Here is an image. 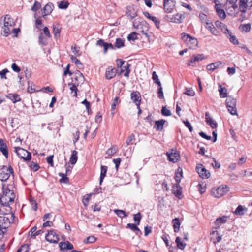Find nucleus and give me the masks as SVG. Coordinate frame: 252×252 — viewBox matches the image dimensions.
Returning <instances> with one entry per match:
<instances>
[{"label":"nucleus","instance_id":"obj_37","mask_svg":"<svg viewBox=\"0 0 252 252\" xmlns=\"http://www.w3.org/2000/svg\"><path fill=\"white\" fill-rule=\"evenodd\" d=\"M227 38H229V41L232 44L235 45H237L239 43L238 40L236 38V37L232 34V33L230 31L226 34H225Z\"/></svg>","mask_w":252,"mask_h":252},{"label":"nucleus","instance_id":"obj_3","mask_svg":"<svg viewBox=\"0 0 252 252\" xmlns=\"http://www.w3.org/2000/svg\"><path fill=\"white\" fill-rule=\"evenodd\" d=\"M0 213L3 216H0V229H5L8 225L13 222L14 215L13 214L5 211V207L1 206L0 208Z\"/></svg>","mask_w":252,"mask_h":252},{"label":"nucleus","instance_id":"obj_38","mask_svg":"<svg viewBox=\"0 0 252 252\" xmlns=\"http://www.w3.org/2000/svg\"><path fill=\"white\" fill-rule=\"evenodd\" d=\"M173 227L175 232L179 231L180 227V222L178 218H175L172 220Z\"/></svg>","mask_w":252,"mask_h":252},{"label":"nucleus","instance_id":"obj_35","mask_svg":"<svg viewBox=\"0 0 252 252\" xmlns=\"http://www.w3.org/2000/svg\"><path fill=\"white\" fill-rule=\"evenodd\" d=\"M183 177V171L182 169L180 167H179L175 174V180L177 182L176 184H179L182 178Z\"/></svg>","mask_w":252,"mask_h":252},{"label":"nucleus","instance_id":"obj_39","mask_svg":"<svg viewBox=\"0 0 252 252\" xmlns=\"http://www.w3.org/2000/svg\"><path fill=\"white\" fill-rule=\"evenodd\" d=\"M164 9L165 12L167 13H171L173 12L174 8V5L173 2L168 3L163 5Z\"/></svg>","mask_w":252,"mask_h":252},{"label":"nucleus","instance_id":"obj_56","mask_svg":"<svg viewBox=\"0 0 252 252\" xmlns=\"http://www.w3.org/2000/svg\"><path fill=\"white\" fill-rule=\"evenodd\" d=\"M59 175L61 177V179L60 180L61 183H67L68 181V178L63 173H60Z\"/></svg>","mask_w":252,"mask_h":252},{"label":"nucleus","instance_id":"obj_63","mask_svg":"<svg viewBox=\"0 0 252 252\" xmlns=\"http://www.w3.org/2000/svg\"><path fill=\"white\" fill-rule=\"evenodd\" d=\"M9 71L7 69H4L2 71H0V76L1 79H6L7 77L6 76V74L8 73Z\"/></svg>","mask_w":252,"mask_h":252},{"label":"nucleus","instance_id":"obj_59","mask_svg":"<svg viewBox=\"0 0 252 252\" xmlns=\"http://www.w3.org/2000/svg\"><path fill=\"white\" fill-rule=\"evenodd\" d=\"M152 78L154 82L157 83L159 86H161V83L159 81L158 75L156 74V72L153 73Z\"/></svg>","mask_w":252,"mask_h":252},{"label":"nucleus","instance_id":"obj_8","mask_svg":"<svg viewBox=\"0 0 252 252\" xmlns=\"http://www.w3.org/2000/svg\"><path fill=\"white\" fill-rule=\"evenodd\" d=\"M213 2L215 3V9L218 16L221 19H224L226 18L225 12L223 9L224 5L220 0H213Z\"/></svg>","mask_w":252,"mask_h":252},{"label":"nucleus","instance_id":"obj_29","mask_svg":"<svg viewBox=\"0 0 252 252\" xmlns=\"http://www.w3.org/2000/svg\"><path fill=\"white\" fill-rule=\"evenodd\" d=\"M211 239L213 241L214 243L216 244L221 240V237L219 235L218 231L215 230L211 233Z\"/></svg>","mask_w":252,"mask_h":252},{"label":"nucleus","instance_id":"obj_47","mask_svg":"<svg viewBox=\"0 0 252 252\" xmlns=\"http://www.w3.org/2000/svg\"><path fill=\"white\" fill-rule=\"evenodd\" d=\"M96 241V238L94 236H90L83 240L84 243L90 244L94 243Z\"/></svg>","mask_w":252,"mask_h":252},{"label":"nucleus","instance_id":"obj_9","mask_svg":"<svg viewBox=\"0 0 252 252\" xmlns=\"http://www.w3.org/2000/svg\"><path fill=\"white\" fill-rule=\"evenodd\" d=\"M226 104L230 113L232 115H237L236 99L232 97H228L226 100Z\"/></svg>","mask_w":252,"mask_h":252},{"label":"nucleus","instance_id":"obj_24","mask_svg":"<svg viewBox=\"0 0 252 252\" xmlns=\"http://www.w3.org/2000/svg\"><path fill=\"white\" fill-rule=\"evenodd\" d=\"M172 191L174 194L178 198L181 199L182 198V188L179 184H176L173 186Z\"/></svg>","mask_w":252,"mask_h":252},{"label":"nucleus","instance_id":"obj_40","mask_svg":"<svg viewBox=\"0 0 252 252\" xmlns=\"http://www.w3.org/2000/svg\"><path fill=\"white\" fill-rule=\"evenodd\" d=\"M247 211V208L244 206L239 205L235 211V214L237 215H242Z\"/></svg>","mask_w":252,"mask_h":252},{"label":"nucleus","instance_id":"obj_1","mask_svg":"<svg viewBox=\"0 0 252 252\" xmlns=\"http://www.w3.org/2000/svg\"><path fill=\"white\" fill-rule=\"evenodd\" d=\"M14 189L12 184L3 185V192L0 197V202L7 212H11L10 205L13 203L15 198Z\"/></svg>","mask_w":252,"mask_h":252},{"label":"nucleus","instance_id":"obj_30","mask_svg":"<svg viewBox=\"0 0 252 252\" xmlns=\"http://www.w3.org/2000/svg\"><path fill=\"white\" fill-rule=\"evenodd\" d=\"M6 97L8 99H10L14 103H15L17 102H19L21 101V98H20V96L16 94H12V93L8 94L6 95Z\"/></svg>","mask_w":252,"mask_h":252},{"label":"nucleus","instance_id":"obj_48","mask_svg":"<svg viewBox=\"0 0 252 252\" xmlns=\"http://www.w3.org/2000/svg\"><path fill=\"white\" fill-rule=\"evenodd\" d=\"M176 243L179 249L183 250L185 248L186 244L181 241V239L178 237L176 239Z\"/></svg>","mask_w":252,"mask_h":252},{"label":"nucleus","instance_id":"obj_41","mask_svg":"<svg viewBox=\"0 0 252 252\" xmlns=\"http://www.w3.org/2000/svg\"><path fill=\"white\" fill-rule=\"evenodd\" d=\"M107 171V167L106 166H101V173L100 177V184H101L104 178L106 176V174Z\"/></svg>","mask_w":252,"mask_h":252},{"label":"nucleus","instance_id":"obj_46","mask_svg":"<svg viewBox=\"0 0 252 252\" xmlns=\"http://www.w3.org/2000/svg\"><path fill=\"white\" fill-rule=\"evenodd\" d=\"M125 40L122 38H117L116 40L115 46L117 48H121L124 46Z\"/></svg>","mask_w":252,"mask_h":252},{"label":"nucleus","instance_id":"obj_58","mask_svg":"<svg viewBox=\"0 0 252 252\" xmlns=\"http://www.w3.org/2000/svg\"><path fill=\"white\" fill-rule=\"evenodd\" d=\"M161 113L163 115L169 116L171 115L170 111L165 106L162 107L161 109Z\"/></svg>","mask_w":252,"mask_h":252},{"label":"nucleus","instance_id":"obj_10","mask_svg":"<svg viewBox=\"0 0 252 252\" xmlns=\"http://www.w3.org/2000/svg\"><path fill=\"white\" fill-rule=\"evenodd\" d=\"M13 173V169L11 166H4L0 169V180L6 181Z\"/></svg>","mask_w":252,"mask_h":252},{"label":"nucleus","instance_id":"obj_54","mask_svg":"<svg viewBox=\"0 0 252 252\" xmlns=\"http://www.w3.org/2000/svg\"><path fill=\"white\" fill-rule=\"evenodd\" d=\"M69 86H70V90L71 91V93H73V95L74 96L76 97L77 95V89L76 85L74 84H69Z\"/></svg>","mask_w":252,"mask_h":252},{"label":"nucleus","instance_id":"obj_62","mask_svg":"<svg viewBox=\"0 0 252 252\" xmlns=\"http://www.w3.org/2000/svg\"><path fill=\"white\" fill-rule=\"evenodd\" d=\"M141 218V215L140 213H138L137 214L134 215L133 219L135 222H137V225H139L140 223V221Z\"/></svg>","mask_w":252,"mask_h":252},{"label":"nucleus","instance_id":"obj_34","mask_svg":"<svg viewBox=\"0 0 252 252\" xmlns=\"http://www.w3.org/2000/svg\"><path fill=\"white\" fill-rule=\"evenodd\" d=\"M129 64H127L126 65H123L120 67V74L124 73V76L126 77H128L130 72V70L129 69Z\"/></svg>","mask_w":252,"mask_h":252},{"label":"nucleus","instance_id":"obj_23","mask_svg":"<svg viewBox=\"0 0 252 252\" xmlns=\"http://www.w3.org/2000/svg\"><path fill=\"white\" fill-rule=\"evenodd\" d=\"M117 70L115 68L108 67L105 72V76L107 79H111L114 77L116 74Z\"/></svg>","mask_w":252,"mask_h":252},{"label":"nucleus","instance_id":"obj_33","mask_svg":"<svg viewBox=\"0 0 252 252\" xmlns=\"http://www.w3.org/2000/svg\"><path fill=\"white\" fill-rule=\"evenodd\" d=\"M59 246L62 250H71L73 248L72 244L68 241L61 242L59 244Z\"/></svg>","mask_w":252,"mask_h":252},{"label":"nucleus","instance_id":"obj_61","mask_svg":"<svg viewBox=\"0 0 252 252\" xmlns=\"http://www.w3.org/2000/svg\"><path fill=\"white\" fill-rule=\"evenodd\" d=\"M186 90L185 94L187 95L193 96L195 95V92L191 88H187Z\"/></svg>","mask_w":252,"mask_h":252},{"label":"nucleus","instance_id":"obj_52","mask_svg":"<svg viewBox=\"0 0 252 252\" xmlns=\"http://www.w3.org/2000/svg\"><path fill=\"white\" fill-rule=\"evenodd\" d=\"M28 166L34 171H37L39 168V166L38 165V164L33 161L30 162L28 164Z\"/></svg>","mask_w":252,"mask_h":252},{"label":"nucleus","instance_id":"obj_7","mask_svg":"<svg viewBox=\"0 0 252 252\" xmlns=\"http://www.w3.org/2000/svg\"><path fill=\"white\" fill-rule=\"evenodd\" d=\"M14 151L17 155L24 161H29L31 159L32 155L31 153L20 147H14Z\"/></svg>","mask_w":252,"mask_h":252},{"label":"nucleus","instance_id":"obj_12","mask_svg":"<svg viewBox=\"0 0 252 252\" xmlns=\"http://www.w3.org/2000/svg\"><path fill=\"white\" fill-rule=\"evenodd\" d=\"M133 26L137 28L139 32L145 35L146 37H148V32L149 31V27L146 22H142L139 25H136V22L133 23Z\"/></svg>","mask_w":252,"mask_h":252},{"label":"nucleus","instance_id":"obj_18","mask_svg":"<svg viewBox=\"0 0 252 252\" xmlns=\"http://www.w3.org/2000/svg\"><path fill=\"white\" fill-rule=\"evenodd\" d=\"M137 10L134 5H129L126 7V14L130 19H133L137 16Z\"/></svg>","mask_w":252,"mask_h":252},{"label":"nucleus","instance_id":"obj_21","mask_svg":"<svg viewBox=\"0 0 252 252\" xmlns=\"http://www.w3.org/2000/svg\"><path fill=\"white\" fill-rule=\"evenodd\" d=\"M143 15L145 17L152 21L155 25L156 27L159 29L160 28V21L155 16H152L148 12H144Z\"/></svg>","mask_w":252,"mask_h":252},{"label":"nucleus","instance_id":"obj_2","mask_svg":"<svg viewBox=\"0 0 252 252\" xmlns=\"http://www.w3.org/2000/svg\"><path fill=\"white\" fill-rule=\"evenodd\" d=\"M1 23L3 24L2 28L3 35L7 36L11 32V30L14 27L15 20L11 15L7 14L1 18Z\"/></svg>","mask_w":252,"mask_h":252},{"label":"nucleus","instance_id":"obj_31","mask_svg":"<svg viewBox=\"0 0 252 252\" xmlns=\"http://www.w3.org/2000/svg\"><path fill=\"white\" fill-rule=\"evenodd\" d=\"M166 121L163 119L155 122V125L154 127L157 130H162L163 129V126L165 124Z\"/></svg>","mask_w":252,"mask_h":252},{"label":"nucleus","instance_id":"obj_25","mask_svg":"<svg viewBox=\"0 0 252 252\" xmlns=\"http://www.w3.org/2000/svg\"><path fill=\"white\" fill-rule=\"evenodd\" d=\"M221 62L217 61L207 65L206 66V69L208 71H213L216 69L219 68L221 65Z\"/></svg>","mask_w":252,"mask_h":252},{"label":"nucleus","instance_id":"obj_32","mask_svg":"<svg viewBox=\"0 0 252 252\" xmlns=\"http://www.w3.org/2000/svg\"><path fill=\"white\" fill-rule=\"evenodd\" d=\"M74 78L76 81V83L77 84L82 83L84 81V77L83 74L79 71H77L74 73Z\"/></svg>","mask_w":252,"mask_h":252},{"label":"nucleus","instance_id":"obj_20","mask_svg":"<svg viewBox=\"0 0 252 252\" xmlns=\"http://www.w3.org/2000/svg\"><path fill=\"white\" fill-rule=\"evenodd\" d=\"M131 99L139 109V105L141 100L140 93L137 91L132 92L131 94Z\"/></svg>","mask_w":252,"mask_h":252},{"label":"nucleus","instance_id":"obj_16","mask_svg":"<svg viewBox=\"0 0 252 252\" xmlns=\"http://www.w3.org/2000/svg\"><path fill=\"white\" fill-rule=\"evenodd\" d=\"M203 25L213 35L215 36H218L220 35V32L217 30L210 20L205 22L203 24Z\"/></svg>","mask_w":252,"mask_h":252},{"label":"nucleus","instance_id":"obj_51","mask_svg":"<svg viewBox=\"0 0 252 252\" xmlns=\"http://www.w3.org/2000/svg\"><path fill=\"white\" fill-rule=\"evenodd\" d=\"M92 195V194H87L83 197L82 202L85 206H88Z\"/></svg>","mask_w":252,"mask_h":252},{"label":"nucleus","instance_id":"obj_60","mask_svg":"<svg viewBox=\"0 0 252 252\" xmlns=\"http://www.w3.org/2000/svg\"><path fill=\"white\" fill-rule=\"evenodd\" d=\"M137 33H136L135 32H133L130 34H129V35L127 37V39L129 41H134L135 40L137 39Z\"/></svg>","mask_w":252,"mask_h":252},{"label":"nucleus","instance_id":"obj_45","mask_svg":"<svg viewBox=\"0 0 252 252\" xmlns=\"http://www.w3.org/2000/svg\"><path fill=\"white\" fill-rule=\"evenodd\" d=\"M251 29L250 25L249 24H242L239 26V30L242 32H249Z\"/></svg>","mask_w":252,"mask_h":252},{"label":"nucleus","instance_id":"obj_17","mask_svg":"<svg viewBox=\"0 0 252 252\" xmlns=\"http://www.w3.org/2000/svg\"><path fill=\"white\" fill-rule=\"evenodd\" d=\"M196 170L202 178H208L210 176L209 172H208L202 164H198L196 167Z\"/></svg>","mask_w":252,"mask_h":252},{"label":"nucleus","instance_id":"obj_6","mask_svg":"<svg viewBox=\"0 0 252 252\" xmlns=\"http://www.w3.org/2000/svg\"><path fill=\"white\" fill-rule=\"evenodd\" d=\"M229 187L227 185H221L218 187L213 188L211 193L213 196L216 198H220L228 192Z\"/></svg>","mask_w":252,"mask_h":252},{"label":"nucleus","instance_id":"obj_13","mask_svg":"<svg viewBox=\"0 0 252 252\" xmlns=\"http://www.w3.org/2000/svg\"><path fill=\"white\" fill-rule=\"evenodd\" d=\"M166 18L170 22L181 23L185 18V14L177 13L173 15H167Z\"/></svg>","mask_w":252,"mask_h":252},{"label":"nucleus","instance_id":"obj_44","mask_svg":"<svg viewBox=\"0 0 252 252\" xmlns=\"http://www.w3.org/2000/svg\"><path fill=\"white\" fill-rule=\"evenodd\" d=\"M118 103V97L116 96L113 100V101L111 105V115H112V117H113L115 114V109L116 108V106L117 105V104Z\"/></svg>","mask_w":252,"mask_h":252},{"label":"nucleus","instance_id":"obj_50","mask_svg":"<svg viewBox=\"0 0 252 252\" xmlns=\"http://www.w3.org/2000/svg\"><path fill=\"white\" fill-rule=\"evenodd\" d=\"M114 211L120 218H123L127 216V214H126V212L122 210L115 209Z\"/></svg>","mask_w":252,"mask_h":252},{"label":"nucleus","instance_id":"obj_11","mask_svg":"<svg viewBox=\"0 0 252 252\" xmlns=\"http://www.w3.org/2000/svg\"><path fill=\"white\" fill-rule=\"evenodd\" d=\"M207 59L203 54L193 55L187 63L188 66H195V62H199Z\"/></svg>","mask_w":252,"mask_h":252},{"label":"nucleus","instance_id":"obj_4","mask_svg":"<svg viewBox=\"0 0 252 252\" xmlns=\"http://www.w3.org/2000/svg\"><path fill=\"white\" fill-rule=\"evenodd\" d=\"M224 5V8L227 14L231 16H235L240 10L238 6V0H220Z\"/></svg>","mask_w":252,"mask_h":252},{"label":"nucleus","instance_id":"obj_19","mask_svg":"<svg viewBox=\"0 0 252 252\" xmlns=\"http://www.w3.org/2000/svg\"><path fill=\"white\" fill-rule=\"evenodd\" d=\"M252 6V0H240L239 9L242 12H246L247 9Z\"/></svg>","mask_w":252,"mask_h":252},{"label":"nucleus","instance_id":"obj_64","mask_svg":"<svg viewBox=\"0 0 252 252\" xmlns=\"http://www.w3.org/2000/svg\"><path fill=\"white\" fill-rule=\"evenodd\" d=\"M29 251V248L28 245L22 246L17 252H28Z\"/></svg>","mask_w":252,"mask_h":252},{"label":"nucleus","instance_id":"obj_49","mask_svg":"<svg viewBox=\"0 0 252 252\" xmlns=\"http://www.w3.org/2000/svg\"><path fill=\"white\" fill-rule=\"evenodd\" d=\"M34 86L35 85L32 82H29L27 89L28 92L30 93H33L35 92L38 91L39 90H37L35 89Z\"/></svg>","mask_w":252,"mask_h":252},{"label":"nucleus","instance_id":"obj_53","mask_svg":"<svg viewBox=\"0 0 252 252\" xmlns=\"http://www.w3.org/2000/svg\"><path fill=\"white\" fill-rule=\"evenodd\" d=\"M68 5L69 3L68 1L63 0L59 3L58 7L60 9H66L68 7Z\"/></svg>","mask_w":252,"mask_h":252},{"label":"nucleus","instance_id":"obj_27","mask_svg":"<svg viewBox=\"0 0 252 252\" xmlns=\"http://www.w3.org/2000/svg\"><path fill=\"white\" fill-rule=\"evenodd\" d=\"M54 9V5L51 3H47L44 7L43 16L45 17L46 15L51 13Z\"/></svg>","mask_w":252,"mask_h":252},{"label":"nucleus","instance_id":"obj_5","mask_svg":"<svg viewBox=\"0 0 252 252\" xmlns=\"http://www.w3.org/2000/svg\"><path fill=\"white\" fill-rule=\"evenodd\" d=\"M181 38L189 48L196 49L198 47V42L196 38L191 36L186 33H182L181 34Z\"/></svg>","mask_w":252,"mask_h":252},{"label":"nucleus","instance_id":"obj_26","mask_svg":"<svg viewBox=\"0 0 252 252\" xmlns=\"http://www.w3.org/2000/svg\"><path fill=\"white\" fill-rule=\"evenodd\" d=\"M215 25L217 28L221 30V32L225 34H226L230 31L228 29L227 26L224 23L220 21H217L215 22Z\"/></svg>","mask_w":252,"mask_h":252},{"label":"nucleus","instance_id":"obj_43","mask_svg":"<svg viewBox=\"0 0 252 252\" xmlns=\"http://www.w3.org/2000/svg\"><path fill=\"white\" fill-rule=\"evenodd\" d=\"M219 91L220 92V97L224 98L227 96V89L225 88L222 87L220 85Z\"/></svg>","mask_w":252,"mask_h":252},{"label":"nucleus","instance_id":"obj_28","mask_svg":"<svg viewBox=\"0 0 252 252\" xmlns=\"http://www.w3.org/2000/svg\"><path fill=\"white\" fill-rule=\"evenodd\" d=\"M0 151L6 158H8V152L7 146L4 141L1 139H0Z\"/></svg>","mask_w":252,"mask_h":252},{"label":"nucleus","instance_id":"obj_55","mask_svg":"<svg viewBox=\"0 0 252 252\" xmlns=\"http://www.w3.org/2000/svg\"><path fill=\"white\" fill-rule=\"evenodd\" d=\"M117 152V148L113 147L107 150L106 151V154L108 156H112L114 155Z\"/></svg>","mask_w":252,"mask_h":252},{"label":"nucleus","instance_id":"obj_36","mask_svg":"<svg viewBox=\"0 0 252 252\" xmlns=\"http://www.w3.org/2000/svg\"><path fill=\"white\" fill-rule=\"evenodd\" d=\"M227 219L228 217L225 216L218 218L215 222V225L219 227L221 224L225 223L227 221Z\"/></svg>","mask_w":252,"mask_h":252},{"label":"nucleus","instance_id":"obj_57","mask_svg":"<svg viewBox=\"0 0 252 252\" xmlns=\"http://www.w3.org/2000/svg\"><path fill=\"white\" fill-rule=\"evenodd\" d=\"M106 43H105L101 39L98 40L96 43L97 45L103 47L104 48V51L105 53L107 52V45H106Z\"/></svg>","mask_w":252,"mask_h":252},{"label":"nucleus","instance_id":"obj_42","mask_svg":"<svg viewBox=\"0 0 252 252\" xmlns=\"http://www.w3.org/2000/svg\"><path fill=\"white\" fill-rule=\"evenodd\" d=\"M78 159L77 152L73 151L72 152L71 157L70 158V162L71 164H75Z\"/></svg>","mask_w":252,"mask_h":252},{"label":"nucleus","instance_id":"obj_14","mask_svg":"<svg viewBox=\"0 0 252 252\" xmlns=\"http://www.w3.org/2000/svg\"><path fill=\"white\" fill-rule=\"evenodd\" d=\"M168 158L170 161L175 163L180 159V155L178 151L176 150L172 149L170 151L167 153Z\"/></svg>","mask_w":252,"mask_h":252},{"label":"nucleus","instance_id":"obj_15","mask_svg":"<svg viewBox=\"0 0 252 252\" xmlns=\"http://www.w3.org/2000/svg\"><path fill=\"white\" fill-rule=\"evenodd\" d=\"M46 240L50 243H57L59 240L58 235L54 230H51L48 232L45 236Z\"/></svg>","mask_w":252,"mask_h":252},{"label":"nucleus","instance_id":"obj_22","mask_svg":"<svg viewBox=\"0 0 252 252\" xmlns=\"http://www.w3.org/2000/svg\"><path fill=\"white\" fill-rule=\"evenodd\" d=\"M205 121L212 128H215L217 127V123L210 116L208 112L205 114Z\"/></svg>","mask_w":252,"mask_h":252}]
</instances>
